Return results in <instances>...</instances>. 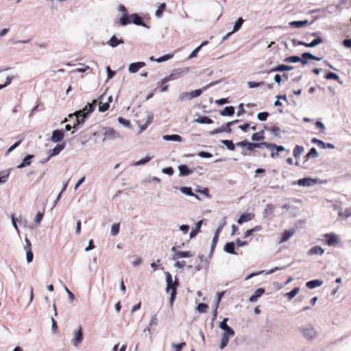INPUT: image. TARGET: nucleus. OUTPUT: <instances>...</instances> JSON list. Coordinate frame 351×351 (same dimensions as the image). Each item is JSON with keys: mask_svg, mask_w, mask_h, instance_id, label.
Listing matches in <instances>:
<instances>
[{"mask_svg": "<svg viewBox=\"0 0 351 351\" xmlns=\"http://www.w3.org/2000/svg\"><path fill=\"white\" fill-rule=\"evenodd\" d=\"M104 95H100L97 99L93 100L92 103H88L82 110L76 111L73 114L69 115V118H75V122L73 128L77 130L78 126L84 123L85 119L95 108L97 101H101Z\"/></svg>", "mask_w": 351, "mask_h": 351, "instance_id": "1", "label": "nucleus"}, {"mask_svg": "<svg viewBox=\"0 0 351 351\" xmlns=\"http://www.w3.org/2000/svg\"><path fill=\"white\" fill-rule=\"evenodd\" d=\"M104 95H100L97 99L93 100L92 103H88L82 110L76 111L73 114L69 115V118H75V122L73 128L77 130L78 126L84 123L85 119L95 108L97 101H101Z\"/></svg>", "mask_w": 351, "mask_h": 351, "instance_id": "2", "label": "nucleus"}, {"mask_svg": "<svg viewBox=\"0 0 351 351\" xmlns=\"http://www.w3.org/2000/svg\"><path fill=\"white\" fill-rule=\"evenodd\" d=\"M300 330L301 333L302 334V335L305 338H306L309 340H313V339H315L317 337V332H316L315 329L314 328V327L312 326H308L306 327H301L300 328Z\"/></svg>", "mask_w": 351, "mask_h": 351, "instance_id": "3", "label": "nucleus"}, {"mask_svg": "<svg viewBox=\"0 0 351 351\" xmlns=\"http://www.w3.org/2000/svg\"><path fill=\"white\" fill-rule=\"evenodd\" d=\"M171 252H172V260H178L180 258H189L193 256L192 253L189 251H178L176 249V247L173 246L171 247Z\"/></svg>", "mask_w": 351, "mask_h": 351, "instance_id": "4", "label": "nucleus"}, {"mask_svg": "<svg viewBox=\"0 0 351 351\" xmlns=\"http://www.w3.org/2000/svg\"><path fill=\"white\" fill-rule=\"evenodd\" d=\"M165 275L166 276L167 282L166 291L167 292H171L173 289L176 291L177 287L178 286V279L176 278V280L173 282L171 274L169 271L165 272Z\"/></svg>", "mask_w": 351, "mask_h": 351, "instance_id": "5", "label": "nucleus"}, {"mask_svg": "<svg viewBox=\"0 0 351 351\" xmlns=\"http://www.w3.org/2000/svg\"><path fill=\"white\" fill-rule=\"evenodd\" d=\"M189 69L187 67L174 69L172 73L169 75L171 80H176L186 75Z\"/></svg>", "mask_w": 351, "mask_h": 351, "instance_id": "6", "label": "nucleus"}, {"mask_svg": "<svg viewBox=\"0 0 351 351\" xmlns=\"http://www.w3.org/2000/svg\"><path fill=\"white\" fill-rule=\"evenodd\" d=\"M121 135L117 132L115 131L114 129L112 128H108L106 130L105 132H104V138L103 139L104 141H106V140H114V139H117V138H121Z\"/></svg>", "mask_w": 351, "mask_h": 351, "instance_id": "7", "label": "nucleus"}, {"mask_svg": "<svg viewBox=\"0 0 351 351\" xmlns=\"http://www.w3.org/2000/svg\"><path fill=\"white\" fill-rule=\"evenodd\" d=\"M300 62L303 65L306 64L308 63V60H313L319 61L322 60V58L314 56L313 54L309 52H305L302 54V57H300Z\"/></svg>", "mask_w": 351, "mask_h": 351, "instance_id": "8", "label": "nucleus"}, {"mask_svg": "<svg viewBox=\"0 0 351 351\" xmlns=\"http://www.w3.org/2000/svg\"><path fill=\"white\" fill-rule=\"evenodd\" d=\"M73 334L74 338L71 340V342L75 347H77L83 339L82 328H80L79 329L74 330Z\"/></svg>", "mask_w": 351, "mask_h": 351, "instance_id": "9", "label": "nucleus"}, {"mask_svg": "<svg viewBox=\"0 0 351 351\" xmlns=\"http://www.w3.org/2000/svg\"><path fill=\"white\" fill-rule=\"evenodd\" d=\"M228 318H224L219 324V328L223 330V334H226V335H234V330L230 328L228 324H227V322H228Z\"/></svg>", "mask_w": 351, "mask_h": 351, "instance_id": "10", "label": "nucleus"}, {"mask_svg": "<svg viewBox=\"0 0 351 351\" xmlns=\"http://www.w3.org/2000/svg\"><path fill=\"white\" fill-rule=\"evenodd\" d=\"M129 17H130V23H132L136 25H141V26L145 27L146 28H149V27L144 22H143L141 21V18L139 17V16L138 14H132L129 15Z\"/></svg>", "mask_w": 351, "mask_h": 351, "instance_id": "11", "label": "nucleus"}, {"mask_svg": "<svg viewBox=\"0 0 351 351\" xmlns=\"http://www.w3.org/2000/svg\"><path fill=\"white\" fill-rule=\"evenodd\" d=\"M270 145L269 143L263 142V143H247V149L248 150H252L255 148H261L262 147H265L266 148H270Z\"/></svg>", "mask_w": 351, "mask_h": 351, "instance_id": "12", "label": "nucleus"}, {"mask_svg": "<svg viewBox=\"0 0 351 351\" xmlns=\"http://www.w3.org/2000/svg\"><path fill=\"white\" fill-rule=\"evenodd\" d=\"M64 133L62 131L56 130L52 132L51 141L53 143H59L64 138Z\"/></svg>", "mask_w": 351, "mask_h": 351, "instance_id": "13", "label": "nucleus"}, {"mask_svg": "<svg viewBox=\"0 0 351 351\" xmlns=\"http://www.w3.org/2000/svg\"><path fill=\"white\" fill-rule=\"evenodd\" d=\"M145 63L144 62H137L131 63L129 65L128 71L131 73H135L138 72L141 68L145 66Z\"/></svg>", "mask_w": 351, "mask_h": 351, "instance_id": "14", "label": "nucleus"}, {"mask_svg": "<svg viewBox=\"0 0 351 351\" xmlns=\"http://www.w3.org/2000/svg\"><path fill=\"white\" fill-rule=\"evenodd\" d=\"M217 83H218V82H211V83L207 84L206 86H205L202 89H197V90H195L191 92L190 95H191V99L199 97L202 94V90H206L208 88L217 84Z\"/></svg>", "mask_w": 351, "mask_h": 351, "instance_id": "15", "label": "nucleus"}, {"mask_svg": "<svg viewBox=\"0 0 351 351\" xmlns=\"http://www.w3.org/2000/svg\"><path fill=\"white\" fill-rule=\"evenodd\" d=\"M322 43H323L322 38L321 37H318V38L314 39L312 42H309V43H306L303 41H299L298 45H303V46H305L307 47H314Z\"/></svg>", "mask_w": 351, "mask_h": 351, "instance_id": "16", "label": "nucleus"}, {"mask_svg": "<svg viewBox=\"0 0 351 351\" xmlns=\"http://www.w3.org/2000/svg\"><path fill=\"white\" fill-rule=\"evenodd\" d=\"M325 237L327 239V244L330 246L335 245L339 241L338 236L333 233L326 234Z\"/></svg>", "mask_w": 351, "mask_h": 351, "instance_id": "17", "label": "nucleus"}, {"mask_svg": "<svg viewBox=\"0 0 351 351\" xmlns=\"http://www.w3.org/2000/svg\"><path fill=\"white\" fill-rule=\"evenodd\" d=\"M293 69V66L285 65V64H280L276 67L271 69L269 71H265V73H269L275 71H291Z\"/></svg>", "mask_w": 351, "mask_h": 351, "instance_id": "18", "label": "nucleus"}, {"mask_svg": "<svg viewBox=\"0 0 351 351\" xmlns=\"http://www.w3.org/2000/svg\"><path fill=\"white\" fill-rule=\"evenodd\" d=\"M231 132H232V130L230 128H229V124L226 123V124L222 125L221 128L210 132V134L213 136V135H215L219 133H222V132L230 133Z\"/></svg>", "mask_w": 351, "mask_h": 351, "instance_id": "19", "label": "nucleus"}, {"mask_svg": "<svg viewBox=\"0 0 351 351\" xmlns=\"http://www.w3.org/2000/svg\"><path fill=\"white\" fill-rule=\"evenodd\" d=\"M311 142L313 143L317 144L318 146L322 147V148H323V149H326V148L334 149L335 148V146H334L333 144L326 143L324 141H322L321 140H319V139H317L316 138H312Z\"/></svg>", "mask_w": 351, "mask_h": 351, "instance_id": "20", "label": "nucleus"}, {"mask_svg": "<svg viewBox=\"0 0 351 351\" xmlns=\"http://www.w3.org/2000/svg\"><path fill=\"white\" fill-rule=\"evenodd\" d=\"M254 217V215L253 213H244V214H242L240 217L239 218V219L237 220V223L239 224H242L245 222H247V221H251Z\"/></svg>", "mask_w": 351, "mask_h": 351, "instance_id": "21", "label": "nucleus"}, {"mask_svg": "<svg viewBox=\"0 0 351 351\" xmlns=\"http://www.w3.org/2000/svg\"><path fill=\"white\" fill-rule=\"evenodd\" d=\"M315 183H316V180H315L312 178H302V179H300L298 182V184L300 186H310L313 185Z\"/></svg>", "mask_w": 351, "mask_h": 351, "instance_id": "22", "label": "nucleus"}, {"mask_svg": "<svg viewBox=\"0 0 351 351\" xmlns=\"http://www.w3.org/2000/svg\"><path fill=\"white\" fill-rule=\"evenodd\" d=\"M178 170L180 172V176H187L193 172V170L189 169L185 165H180L178 166Z\"/></svg>", "mask_w": 351, "mask_h": 351, "instance_id": "23", "label": "nucleus"}, {"mask_svg": "<svg viewBox=\"0 0 351 351\" xmlns=\"http://www.w3.org/2000/svg\"><path fill=\"white\" fill-rule=\"evenodd\" d=\"M64 148V144H58L49 152V157L58 155Z\"/></svg>", "mask_w": 351, "mask_h": 351, "instance_id": "24", "label": "nucleus"}, {"mask_svg": "<svg viewBox=\"0 0 351 351\" xmlns=\"http://www.w3.org/2000/svg\"><path fill=\"white\" fill-rule=\"evenodd\" d=\"M264 293L265 289L263 288L257 289L254 294L249 298V301L250 302H256Z\"/></svg>", "mask_w": 351, "mask_h": 351, "instance_id": "25", "label": "nucleus"}, {"mask_svg": "<svg viewBox=\"0 0 351 351\" xmlns=\"http://www.w3.org/2000/svg\"><path fill=\"white\" fill-rule=\"evenodd\" d=\"M34 157V155H32V154L27 155V156H25L23 158L22 162L17 166V168L18 169H23V168L25 167L26 166L29 165L31 164V162H32L31 160Z\"/></svg>", "mask_w": 351, "mask_h": 351, "instance_id": "26", "label": "nucleus"}, {"mask_svg": "<svg viewBox=\"0 0 351 351\" xmlns=\"http://www.w3.org/2000/svg\"><path fill=\"white\" fill-rule=\"evenodd\" d=\"M294 232L295 231L293 230H285L282 233V238L279 243H282L287 241L294 234Z\"/></svg>", "mask_w": 351, "mask_h": 351, "instance_id": "27", "label": "nucleus"}, {"mask_svg": "<svg viewBox=\"0 0 351 351\" xmlns=\"http://www.w3.org/2000/svg\"><path fill=\"white\" fill-rule=\"evenodd\" d=\"M234 113V108L233 106H226L221 112L220 114L223 117H230Z\"/></svg>", "mask_w": 351, "mask_h": 351, "instance_id": "28", "label": "nucleus"}, {"mask_svg": "<svg viewBox=\"0 0 351 351\" xmlns=\"http://www.w3.org/2000/svg\"><path fill=\"white\" fill-rule=\"evenodd\" d=\"M324 253V250L318 245L313 247L308 252V255H316V254L322 255Z\"/></svg>", "mask_w": 351, "mask_h": 351, "instance_id": "29", "label": "nucleus"}, {"mask_svg": "<svg viewBox=\"0 0 351 351\" xmlns=\"http://www.w3.org/2000/svg\"><path fill=\"white\" fill-rule=\"evenodd\" d=\"M180 191L183 193V194H185L186 195H189V196H191V197H195L196 199H199V197L197 195H195V193H193L192 191V189L191 187H188V186H182L180 189Z\"/></svg>", "mask_w": 351, "mask_h": 351, "instance_id": "30", "label": "nucleus"}, {"mask_svg": "<svg viewBox=\"0 0 351 351\" xmlns=\"http://www.w3.org/2000/svg\"><path fill=\"white\" fill-rule=\"evenodd\" d=\"M163 140L167 141H176V142H181L182 141V137L180 135L178 134H172V135H164L162 136Z\"/></svg>", "mask_w": 351, "mask_h": 351, "instance_id": "31", "label": "nucleus"}, {"mask_svg": "<svg viewBox=\"0 0 351 351\" xmlns=\"http://www.w3.org/2000/svg\"><path fill=\"white\" fill-rule=\"evenodd\" d=\"M122 43H123V40L122 39L117 38L115 36H112L108 42V44L112 47H116L119 44Z\"/></svg>", "mask_w": 351, "mask_h": 351, "instance_id": "32", "label": "nucleus"}, {"mask_svg": "<svg viewBox=\"0 0 351 351\" xmlns=\"http://www.w3.org/2000/svg\"><path fill=\"white\" fill-rule=\"evenodd\" d=\"M323 284V281L320 280H313L306 282V286L309 289H315L321 286Z\"/></svg>", "mask_w": 351, "mask_h": 351, "instance_id": "33", "label": "nucleus"}, {"mask_svg": "<svg viewBox=\"0 0 351 351\" xmlns=\"http://www.w3.org/2000/svg\"><path fill=\"white\" fill-rule=\"evenodd\" d=\"M11 169L0 171V184L5 183L10 176Z\"/></svg>", "mask_w": 351, "mask_h": 351, "instance_id": "34", "label": "nucleus"}, {"mask_svg": "<svg viewBox=\"0 0 351 351\" xmlns=\"http://www.w3.org/2000/svg\"><path fill=\"white\" fill-rule=\"evenodd\" d=\"M194 122L200 124H211L213 121L208 117H199L194 120Z\"/></svg>", "mask_w": 351, "mask_h": 351, "instance_id": "35", "label": "nucleus"}, {"mask_svg": "<svg viewBox=\"0 0 351 351\" xmlns=\"http://www.w3.org/2000/svg\"><path fill=\"white\" fill-rule=\"evenodd\" d=\"M202 224V221L200 220L196 223L195 228L190 232V238L192 239L195 237L200 230L201 226Z\"/></svg>", "mask_w": 351, "mask_h": 351, "instance_id": "36", "label": "nucleus"}, {"mask_svg": "<svg viewBox=\"0 0 351 351\" xmlns=\"http://www.w3.org/2000/svg\"><path fill=\"white\" fill-rule=\"evenodd\" d=\"M234 335L223 334L220 345L221 350L223 349L227 346L229 341V338L233 337Z\"/></svg>", "mask_w": 351, "mask_h": 351, "instance_id": "37", "label": "nucleus"}, {"mask_svg": "<svg viewBox=\"0 0 351 351\" xmlns=\"http://www.w3.org/2000/svg\"><path fill=\"white\" fill-rule=\"evenodd\" d=\"M308 23V20H304V21H292L289 23V25L291 26V27H295V28H300L302 27H303L304 25H306Z\"/></svg>", "mask_w": 351, "mask_h": 351, "instance_id": "38", "label": "nucleus"}, {"mask_svg": "<svg viewBox=\"0 0 351 351\" xmlns=\"http://www.w3.org/2000/svg\"><path fill=\"white\" fill-rule=\"evenodd\" d=\"M224 251L231 254H235L234 243L233 242L227 243L224 246Z\"/></svg>", "mask_w": 351, "mask_h": 351, "instance_id": "39", "label": "nucleus"}, {"mask_svg": "<svg viewBox=\"0 0 351 351\" xmlns=\"http://www.w3.org/2000/svg\"><path fill=\"white\" fill-rule=\"evenodd\" d=\"M263 134H264V131L263 130H262L261 132H258L254 133L252 134L251 138L254 141H258L263 140L265 138V136H264Z\"/></svg>", "mask_w": 351, "mask_h": 351, "instance_id": "40", "label": "nucleus"}, {"mask_svg": "<svg viewBox=\"0 0 351 351\" xmlns=\"http://www.w3.org/2000/svg\"><path fill=\"white\" fill-rule=\"evenodd\" d=\"M326 79L327 80H335L340 84H343V81L339 79V77L337 74L335 73L330 72L326 75Z\"/></svg>", "mask_w": 351, "mask_h": 351, "instance_id": "41", "label": "nucleus"}, {"mask_svg": "<svg viewBox=\"0 0 351 351\" xmlns=\"http://www.w3.org/2000/svg\"><path fill=\"white\" fill-rule=\"evenodd\" d=\"M304 152V147L300 145H296L293 149V156L295 158H299Z\"/></svg>", "mask_w": 351, "mask_h": 351, "instance_id": "42", "label": "nucleus"}, {"mask_svg": "<svg viewBox=\"0 0 351 351\" xmlns=\"http://www.w3.org/2000/svg\"><path fill=\"white\" fill-rule=\"evenodd\" d=\"M318 156V153L315 147H312L308 153L306 155V160H308L311 158H317Z\"/></svg>", "mask_w": 351, "mask_h": 351, "instance_id": "43", "label": "nucleus"}, {"mask_svg": "<svg viewBox=\"0 0 351 351\" xmlns=\"http://www.w3.org/2000/svg\"><path fill=\"white\" fill-rule=\"evenodd\" d=\"M300 60H301L300 57L297 56H289V57L286 58L284 60V61L285 62H288V63H297V62H300Z\"/></svg>", "mask_w": 351, "mask_h": 351, "instance_id": "44", "label": "nucleus"}, {"mask_svg": "<svg viewBox=\"0 0 351 351\" xmlns=\"http://www.w3.org/2000/svg\"><path fill=\"white\" fill-rule=\"evenodd\" d=\"M300 291L299 287H295L293 290H291L290 292H288L286 293V296L288 297L289 300H291L293 299Z\"/></svg>", "mask_w": 351, "mask_h": 351, "instance_id": "45", "label": "nucleus"}, {"mask_svg": "<svg viewBox=\"0 0 351 351\" xmlns=\"http://www.w3.org/2000/svg\"><path fill=\"white\" fill-rule=\"evenodd\" d=\"M165 8H166L165 3H161L160 5V6L158 7V8L156 10V11L155 12V16L157 18L161 17L162 15L163 11L165 9Z\"/></svg>", "mask_w": 351, "mask_h": 351, "instance_id": "46", "label": "nucleus"}, {"mask_svg": "<svg viewBox=\"0 0 351 351\" xmlns=\"http://www.w3.org/2000/svg\"><path fill=\"white\" fill-rule=\"evenodd\" d=\"M221 143L226 145L229 150L233 151L235 149V145L232 141L222 140Z\"/></svg>", "mask_w": 351, "mask_h": 351, "instance_id": "47", "label": "nucleus"}, {"mask_svg": "<svg viewBox=\"0 0 351 351\" xmlns=\"http://www.w3.org/2000/svg\"><path fill=\"white\" fill-rule=\"evenodd\" d=\"M243 22L244 20L242 18H239L234 25L232 32H237L241 27Z\"/></svg>", "mask_w": 351, "mask_h": 351, "instance_id": "48", "label": "nucleus"}, {"mask_svg": "<svg viewBox=\"0 0 351 351\" xmlns=\"http://www.w3.org/2000/svg\"><path fill=\"white\" fill-rule=\"evenodd\" d=\"M152 159V157L150 156H146L144 158L140 160H138L136 162H135L133 165L134 166H140V165H145L146 164L147 162H148L149 161H150Z\"/></svg>", "mask_w": 351, "mask_h": 351, "instance_id": "49", "label": "nucleus"}, {"mask_svg": "<svg viewBox=\"0 0 351 351\" xmlns=\"http://www.w3.org/2000/svg\"><path fill=\"white\" fill-rule=\"evenodd\" d=\"M269 131L271 132L272 134L277 137H281V130L278 127H273L269 129Z\"/></svg>", "mask_w": 351, "mask_h": 351, "instance_id": "50", "label": "nucleus"}, {"mask_svg": "<svg viewBox=\"0 0 351 351\" xmlns=\"http://www.w3.org/2000/svg\"><path fill=\"white\" fill-rule=\"evenodd\" d=\"M173 58V54H166L165 56H162L156 60V62H163L165 61H167Z\"/></svg>", "mask_w": 351, "mask_h": 351, "instance_id": "51", "label": "nucleus"}, {"mask_svg": "<svg viewBox=\"0 0 351 351\" xmlns=\"http://www.w3.org/2000/svg\"><path fill=\"white\" fill-rule=\"evenodd\" d=\"M121 25H126L130 23V17L128 14H123L119 19Z\"/></svg>", "mask_w": 351, "mask_h": 351, "instance_id": "52", "label": "nucleus"}, {"mask_svg": "<svg viewBox=\"0 0 351 351\" xmlns=\"http://www.w3.org/2000/svg\"><path fill=\"white\" fill-rule=\"evenodd\" d=\"M119 223H114L111 227V234L112 236H116L119 234Z\"/></svg>", "mask_w": 351, "mask_h": 351, "instance_id": "53", "label": "nucleus"}, {"mask_svg": "<svg viewBox=\"0 0 351 351\" xmlns=\"http://www.w3.org/2000/svg\"><path fill=\"white\" fill-rule=\"evenodd\" d=\"M186 99H191L190 93L182 92L180 93L178 97L179 101H184Z\"/></svg>", "mask_w": 351, "mask_h": 351, "instance_id": "54", "label": "nucleus"}, {"mask_svg": "<svg viewBox=\"0 0 351 351\" xmlns=\"http://www.w3.org/2000/svg\"><path fill=\"white\" fill-rule=\"evenodd\" d=\"M274 206L272 204H267L264 210L265 215H273Z\"/></svg>", "mask_w": 351, "mask_h": 351, "instance_id": "55", "label": "nucleus"}, {"mask_svg": "<svg viewBox=\"0 0 351 351\" xmlns=\"http://www.w3.org/2000/svg\"><path fill=\"white\" fill-rule=\"evenodd\" d=\"M339 215L341 217H344L345 218H348L351 217V208H348L345 209L344 211H340L339 213Z\"/></svg>", "mask_w": 351, "mask_h": 351, "instance_id": "56", "label": "nucleus"}, {"mask_svg": "<svg viewBox=\"0 0 351 351\" xmlns=\"http://www.w3.org/2000/svg\"><path fill=\"white\" fill-rule=\"evenodd\" d=\"M226 217H223L222 221L220 222V223L215 233L219 235L220 232H221L222 229L226 226Z\"/></svg>", "mask_w": 351, "mask_h": 351, "instance_id": "57", "label": "nucleus"}, {"mask_svg": "<svg viewBox=\"0 0 351 351\" xmlns=\"http://www.w3.org/2000/svg\"><path fill=\"white\" fill-rule=\"evenodd\" d=\"M224 293H225V291H221V292H217V296H216L215 302V304H214V305L216 306V308H218L219 304L222 297L223 296Z\"/></svg>", "mask_w": 351, "mask_h": 351, "instance_id": "58", "label": "nucleus"}, {"mask_svg": "<svg viewBox=\"0 0 351 351\" xmlns=\"http://www.w3.org/2000/svg\"><path fill=\"white\" fill-rule=\"evenodd\" d=\"M186 346L184 342H182L178 344L171 343L172 348L175 350V351H181L182 349Z\"/></svg>", "mask_w": 351, "mask_h": 351, "instance_id": "59", "label": "nucleus"}, {"mask_svg": "<svg viewBox=\"0 0 351 351\" xmlns=\"http://www.w3.org/2000/svg\"><path fill=\"white\" fill-rule=\"evenodd\" d=\"M268 115L267 112H261L257 114V119L261 121H266Z\"/></svg>", "mask_w": 351, "mask_h": 351, "instance_id": "60", "label": "nucleus"}, {"mask_svg": "<svg viewBox=\"0 0 351 351\" xmlns=\"http://www.w3.org/2000/svg\"><path fill=\"white\" fill-rule=\"evenodd\" d=\"M43 215H44L43 213H40V212L37 213V214L36 215L35 218H34V221L37 226L40 225L41 221L43 220Z\"/></svg>", "mask_w": 351, "mask_h": 351, "instance_id": "61", "label": "nucleus"}, {"mask_svg": "<svg viewBox=\"0 0 351 351\" xmlns=\"http://www.w3.org/2000/svg\"><path fill=\"white\" fill-rule=\"evenodd\" d=\"M265 84L264 82H248L247 85L250 88L259 87Z\"/></svg>", "mask_w": 351, "mask_h": 351, "instance_id": "62", "label": "nucleus"}, {"mask_svg": "<svg viewBox=\"0 0 351 351\" xmlns=\"http://www.w3.org/2000/svg\"><path fill=\"white\" fill-rule=\"evenodd\" d=\"M207 308H208L207 304H206L204 303H200L197 305V310L199 313H203L206 311Z\"/></svg>", "mask_w": 351, "mask_h": 351, "instance_id": "63", "label": "nucleus"}, {"mask_svg": "<svg viewBox=\"0 0 351 351\" xmlns=\"http://www.w3.org/2000/svg\"><path fill=\"white\" fill-rule=\"evenodd\" d=\"M109 108L110 104H108V102H104L99 106V111L101 112H104L108 110Z\"/></svg>", "mask_w": 351, "mask_h": 351, "instance_id": "64", "label": "nucleus"}]
</instances>
